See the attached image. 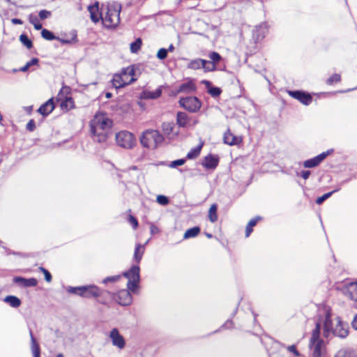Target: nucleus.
<instances>
[{"instance_id": "nucleus-50", "label": "nucleus", "mask_w": 357, "mask_h": 357, "mask_svg": "<svg viewBox=\"0 0 357 357\" xmlns=\"http://www.w3.org/2000/svg\"><path fill=\"white\" fill-rule=\"evenodd\" d=\"M38 16L40 20H43L51 16V12L46 10H42L39 12Z\"/></svg>"}, {"instance_id": "nucleus-47", "label": "nucleus", "mask_w": 357, "mask_h": 357, "mask_svg": "<svg viewBox=\"0 0 357 357\" xmlns=\"http://www.w3.org/2000/svg\"><path fill=\"white\" fill-rule=\"evenodd\" d=\"M167 56V50L165 48H160L158 52H157V57L160 59L163 60L166 59Z\"/></svg>"}, {"instance_id": "nucleus-51", "label": "nucleus", "mask_w": 357, "mask_h": 357, "mask_svg": "<svg viewBox=\"0 0 357 357\" xmlns=\"http://www.w3.org/2000/svg\"><path fill=\"white\" fill-rule=\"evenodd\" d=\"M26 130L33 132L36 129V122L33 119H30L26 126Z\"/></svg>"}, {"instance_id": "nucleus-25", "label": "nucleus", "mask_w": 357, "mask_h": 357, "mask_svg": "<svg viewBox=\"0 0 357 357\" xmlns=\"http://www.w3.org/2000/svg\"><path fill=\"white\" fill-rule=\"evenodd\" d=\"M190 121L189 116L183 112H178L176 114V123L180 127H186Z\"/></svg>"}, {"instance_id": "nucleus-61", "label": "nucleus", "mask_w": 357, "mask_h": 357, "mask_svg": "<svg viewBox=\"0 0 357 357\" xmlns=\"http://www.w3.org/2000/svg\"><path fill=\"white\" fill-rule=\"evenodd\" d=\"M342 2H343L344 6H347L346 0H342Z\"/></svg>"}, {"instance_id": "nucleus-7", "label": "nucleus", "mask_w": 357, "mask_h": 357, "mask_svg": "<svg viewBox=\"0 0 357 357\" xmlns=\"http://www.w3.org/2000/svg\"><path fill=\"white\" fill-rule=\"evenodd\" d=\"M139 271V266L138 265H134L129 271L123 274L124 277L128 278L127 287L132 293H137L139 291V283L140 280Z\"/></svg>"}, {"instance_id": "nucleus-62", "label": "nucleus", "mask_w": 357, "mask_h": 357, "mask_svg": "<svg viewBox=\"0 0 357 357\" xmlns=\"http://www.w3.org/2000/svg\"><path fill=\"white\" fill-rule=\"evenodd\" d=\"M173 49H174V47H172V45H171V46L169 47V50H170V51H172Z\"/></svg>"}, {"instance_id": "nucleus-12", "label": "nucleus", "mask_w": 357, "mask_h": 357, "mask_svg": "<svg viewBox=\"0 0 357 357\" xmlns=\"http://www.w3.org/2000/svg\"><path fill=\"white\" fill-rule=\"evenodd\" d=\"M333 152V149H328L318 155L306 160L303 162V167L305 168H313L319 166L329 155Z\"/></svg>"}, {"instance_id": "nucleus-4", "label": "nucleus", "mask_w": 357, "mask_h": 357, "mask_svg": "<svg viewBox=\"0 0 357 357\" xmlns=\"http://www.w3.org/2000/svg\"><path fill=\"white\" fill-rule=\"evenodd\" d=\"M121 6L118 3L107 4L105 8L104 15L102 18V22L104 26L107 29H114L120 23V13Z\"/></svg>"}, {"instance_id": "nucleus-15", "label": "nucleus", "mask_w": 357, "mask_h": 357, "mask_svg": "<svg viewBox=\"0 0 357 357\" xmlns=\"http://www.w3.org/2000/svg\"><path fill=\"white\" fill-rule=\"evenodd\" d=\"M109 337L112 340V344L120 349L125 347L126 342L123 337L120 335L119 331L116 328H113L109 334Z\"/></svg>"}, {"instance_id": "nucleus-21", "label": "nucleus", "mask_w": 357, "mask_h": 357, "mask_svg": "<svg viewBox=\"0 0 357 357\" xmlns=\"http://www.w3.org/2000/svg\"><path fill=\"white\" fill-rule=\"evenodd\" d=\"M13 282L16 284H18L22 287H36L38 284V281L36 278H29L26 279L22 277H15L13 278Z\"/></svg>"}, {"instance_id": "nucleus-31", "label": "nucleus", "mask_w": 357, "mask_h": 357, "mask_svg": "<svg viewBox=\"0 0 357 357\" xmlns=\"http://www.w3.org/2000/svg\"><path fill=\"white\" fill-rule=\"evenodd\" d=\"M30 336L31 341V351L33 353V357H40V349L39 344L37 343L35 337L33 335L32 331H30Z\"/></svg>"}, {"instance_id": "nucleus-43", "label": "nucleus", "mask_w": 357, "mask_h": 357, "mask_svg": "<svg viewBox=\"0 0 357 357\" xmlns=\"http://www.w3.org/2000/svg\"><path fill=\"white\" fill-rule=\"evenodd\" d=\"M20 40L28 49H31L33 47L32 41L28 38V36L26 34L20 35Z\"/></svg>"}, {"instance_id": "nucleus-26", "label": "nucleus", "mask_w": 357, "mask_h": 357, "mask_svg": "<svg viewBox=\"0 0 357 357\" xmlns=\"http://www.w3.org/2000/svg\"><path fill=\"white\" fill-rule=\"evenodd\" d=\"M204 144V142L202 141L196 147L190 149V151L186 155V158L188 160H192L199 157Z\"/></svg>"}, {"instance_id": "nucleus-41", "label": "nucleus", "mask_w": 357, "mask_h": 357, "mask_svg": "<svg viewBox=\"0 0 357 357\" xmlns=\"http://www.w3.org/2000/svg\"><path fill=\"white\" fill-rule=\"evenodd\" d=\"M321 331V325L319 322L316 324L315 328L312 331V336L310 337V340L315 341L317 340H321L319 337Z\"/></svg>"}, {"instance_id": "nucleus-58", "label": "nucleus", "mask_w": 357, "mask_h": 357, "mask_svg": "<svg viewBox=\"0 0 357 357\" xmlns=\"http://www.w3.org/2000/svg\"><path fill=\"white\" fill-rule=\"evenodd\" d=\"M157 229H158V228L156 227H154V226L151 227V231H152V233L155 231V230H157Z\"/></svg>"}, {"instance_id": "nucleus-30", "label": "nucleus", "mask_w": 357, "mask_h": 357, "mask_svg": "<svg viewBox=\"0 0 357 357\" xmlns=\"http://www.w3.org/2000/svg\"><path fill=\"white\" fill-rule=\"evenodd\" d=\"M261 220V218L259 216H257L252 219H251L246 225L245 227V237L248 238L250 236L251 233L253 231V227L257 225V223Z\"/></svg>"}, {"instance_id": "nucleus-57", "label": "nucleus", "mask_w": 357, "mask_h": 357, "mask_svg": "<svg viewBox=\"0 0 357 357\" xmlns=\"http://www.w3.org/2000/svg\"><path fill=\"white\" fill-rule=\"evenodd\" d=\"M157 229H158V228L156 227H154V226L151 227V231H152V233L155 231V230H157Z\"/></svg>"}, {"instance_id": "nucleus-8", "label": "nucleus", "mask_w": 357, "mask_h": 357, "mask_svg": "<svg viewBox=\"0 0 357 357\" xmlns=\"http://www.w3.org/2000/svg\"><path fill=\"white\" fill-rule=\"evenodd\" d=\"M115 140L119 146L127 149L133 148L137 144L135 135L127 130H121L117 132L115 135Z\"/></svg>"}, {"instance_id": "nucleus-3", "label": "nucleus", "mask_w": 357, "mask_h": 357, "mask_svg": "<svg viewBox=\"0 0 357 357\" xmlns=\"http://www.w3.org/2000/svg\"><path fill=\"white\" fill-rule=\"evenodd\" d=\"M112 126V121L107 117L105 113L99 112L96 114L91 121L90 127L93 135L98 137V142L106 140L107 136L103 132L109 129Z\"/></svg>"}, {"instance_id": "nucleus-48", "label": "nucleus", "mask_w": 357, "mask_h": 357, "mask_svg": "<svg viewBox=\"0 0 357 357\" xmlns=\"http://www.w3.org/2000/svg\"><path fill=\"white\" fill-rule=\"evenodd\" d=\"M185 161H186V160L184 158L174 160L171 162V164L169 165V167L172 168H175L177 166H181V165H184Z\"/></svg>"}, {"instance_id": "nucleus-45", "label": "nucleus", "mask_w": 357, "mask_h": 357, "mask_svg": "<svg viewBox=\"0 0 357 357\" xmlns=\"http://www.w3.org/2000/svg\"><path fill=\"white\" fill-rule=\"evenodd\" d=\"M39 271L44 274L45 279L47 282H52V275L46 268L40 266V267H39Z\"/></svg>"}, {"instance_id": "nucleus-59", "label": "nucleus", "mask_w": 357, "mask_h": 357, "mask_svg": "<svg viewBox=\"0 0 357 357\" xmlns=\"http://www.w3.org/2000/svg\"><path fill=\"white\" fill-rule=\"evenodd\" d=\"M111 96H112V93H111L108 92V93H106V97L107 98H110Z\"/></svg>"}, {"instance_id": "nucleus-37", "label": "nucleus", "mask_w": 357, "mask_h": 357, "mask_svg": "<svg viewBox=\"0 0 357 357\" xmlns=\"http://www.w3.org/2000/svg\"><path fill=\"white\" fill-rule=\"evenodd\" d=\"M173 122H164L162 124V130L165 135H170L174 130Z\"/></svg>"}, {"instance_id": "nucleus-11", "label": "nucleus", "mask_w": 357, "mask_h": 357, "mask_svg": "<svg viewBox=\"0 0 357 357\" xmlns=\"http://www.w3.org/2000/svg\"><path fill=\"white\" fill-rule=\"evenodd\" d=\"M287 93L291 98L297 100L301 104L304 105H309L312 103L313 98L312 96L307 92L304 91H287Z\"/></svg>"}, {"instance_id": "nucleus-16", "label": "nucleus", "mask_w": 357, "mask_h": 357, "mask_svg": "<svg viewBox=\"0 0 357 357\" xmlns=\"http://www.w3.org/2000/svg\"><path fill=\"white\" fill-rule=\"evenodd\" d=\"M219 157L215 155L208 154L204 158L202 165L208 169H214L218 165Z\"/></svg>"}, {"instance_id": "nucleus-52", "label": "nucleus", "mask_w": 357, "mask_h": 357, "mask_svg": "<svg viewBox=\"0 0 357 357\" xmlns=\"http://www.w3.org/2000/svg\"><path fill=\"white\" fill-rule=\"evenodd\" d=\"M157 201L159 204L162 205H166L169 202V199L166 196L164 195H159L157 197Z\"/></svg>"}, {"instance_id": "nucleus-13", "label": "nucleus", "mask_w": 357, "mask_h": 357, "mask_svg": "<svg viewBox=\"0 0 357 357\" xmlns=\"http://www.w3.org/2000/svg\"><path fill=\"white\" fill-rule=\"evenodd\" d=\"M341 290L345 296L357 301V282L344 284Z\"/></svg>"}, {"instance_id": "nucleus-29", "label": "nucleus", "mask_w": 357, "mask_h": 357, "mask_svg": "<svg viewBox=\"0 0 357 357\" xmlns=\"http://www.w3.org/2000/svg\"><path fill=\"white\" fill-rule=\"evenodd\" d=\"M61 109L65 112L75 108V102L71 97H66L61 103Z\"/></svg>"}, {"instance_id": "nucleus-34", "label": "nucleus", "mask_w": 357, "mask_h": 357, "mask_svg": "<svg viewBox=\"0 0 357 357\" xmlns=\"http://www.w3.org/2000/svg\"><path fill=\"white\" fill-rule=\"evenodd\" d=\"M4 301L13 307H17L21 305L20 299L15 296H8L5 297Z\"/></svg>"}, {"instance_id": "nucleus-18", "label": "nucleus", "mask_w": 357, "mask_h": 357, "mask_svg": "<svg viewBox=\"0 0 357 357\" xmlns=\"http://www.w3.org/2000/svg\"><path fill=\"white\" fill-rule=\"evenodd\" d=\"M310 347L312 351L313 357H321L324 349L323 340H317L315 341H310Z\"/></svg>"}, {"instance_id": "nucleus-35", "label": "nucleus", "mask_w": 357, "mask_h": 357, "mask_svg": "<svg viewBox=\"0 0 357 357\" xmlns=\"http://www.w3.org/2000/svg\"><path fill=\"white\" fill-rule=\"evenodd\" d=\"M334 357H356V355L352 349H342L337 352Z\"/></svg>"}, {"instance_id": "nucleus-2", "label": "nucleus", "mask_w": 357, "mask_h": 357, "mask_svg": "<svg viewBox=\"0 0 357 357\" xmlns=\"http://www.w3.org/2000/svg\"><path fill=\"white\" fill-rule=\"evenodd\" d=\"M324 334L326 337L331 333L340 338H345L349 334V326L343 322L335 314H326Z\"/></svg>"}, {"instance_id": "nucleus-36", "label": "nucleus", "mask_w": 357, "mask_h": 357, "mask_svg": "<svg viewBox=\"0 0 357 357\" xmlns=\"http://www.w3.org/2000/svg\"><path fill=\"white\" fill-rule=\"evenodd\" d=\"M29 22L33 25L34 29L36 30L42 29V24L40 22L38 17L32 14L29 16Z\"/></svg>"}, {"instance_id": "nucleus-49", "label": "nucleus", "mask_w": 357, "mask_h": 357, "mask_svg": "<svg viewBox=\"0 0 357 357\" xmlns=\"http://www.w3.org/2000/svg\"><path fill=\"white\" fill-rule=\"evenodd\" d=\"M120 279H121V275H119L107 277L103 280V282L105 284L107 282H115L119 281Z\"/></svg>"}, {"instance_id": "nucleus-28", "label": "nucleus", "mask_w": 357, "mask_h": 357, "mask_svg": "<svg viewBox=\"0 0 357 357\" xmlns=\"http://www.w3.org/2000/svg\"><path fill=\"white\" fill-rule=\"evenodd\" d=\"M195 90H196V86H195V83L192 80H190L185 83H183L182 84H181L177 92L178 93H181V92L189 93V92L195 91Z\"/></svg>"}, {"instance_id": "nucleus-14", "label": "nucleus", "mask_w": 357, "mask_h": 357, "mask_svg": "<svg viewBox=\"0 0 357 357\" xmlns=\"http://www.w3.org/2000/svg\"><path fill=\"white\" fill-rule=\"evenodd\" d=\"M243 138L241 136L234 135L231 131L228 129L223 136V142L229 146L239 145L242 143Z\"/></svg>"}, {"instance_id": "nucleus-60", "label": "nucleus", "mask_w": 357, "mask_h": 357, "mask_svg": "<svg viewBox=\"0 0 357 357\" xmlns=\"http://www.w3.org/2000/svg\"><path fill=\"white\" fill-rule=\"evenodd\" d=\"M56 357H64L63 355L62 354H59L56 355Z\"/></svg>"}, {"instance_id": "nucleus-44", "label": "nucleus", "mask_w": 357, "mask_h": 357, "mask_svg": "<svg viewBox=\"0 0 357 357\" xmlns=\"http://www.w3.org/2000/svg\"><path fill=\"white\" fill-rule=\"evenodd\" d=\"M336 191H337V190H333L331 192L323 195L321 197H317L315 201L316 204L319 205L321 204L326 199L329 198L333 195V193H334Z\"/></svg>"}, {"instance_id": "nucleus-46", "label": "nucleus", "mask_w": 357, "mask_h": 357, "mask_svg": "<svg viewBox=\"0 0 357 357\" xmlns=\"http://www.w3.org/2000/svg\"><path fill=\"white\" fill-rule=\"evenodd\" d=\"M128 220L129 223L132 226L134 229H136L138 227V220L137 219L134 217L132 215L130 214L128 215Z\"/></svg>"}, {"instance_id": "nucleus-56", "label": "nucleus", "mask_w": 357, "mask_h": 357, "mask_svg": "<svg viewBox=\"0 0 357 357\" xmlns=\"http://www.w3.org/2000/svg\"><path fill=\"white\" fill-rule=\"evenodd\" d=\"M352 326L355 330H357V314H356V316L353 319Z\"/></svg>"}, {"instance_id": "nucleus-1", "label": "nucleus", "mask_w": 357, "mask_h": 357, "mask_svg": "<svg viewBox=\"0 0 357 357\" xmlns=\"http://www.w3.org/2000/svg\"><path fill=\"white\" fill-rule=\"evenodd\" d=\"M68 291L86 298H96L99 303L107 304L111 298V293L100 289L96 285L70 287Z\"/></svg>"}, {"instance_id": "nucleus-17", "label": "nucleus", "mask_w": 357, "mask_h": 357, "mask_svg": "<svg viewBox=\"0 0 357 357\" xmlns=\"http://www.w3.org/2000/svg\"><path fill=\"white\" fill-rule=\"evenodd\" d=\"M88 10L90 13L91 20L94 22L97 23L102 20L104 15V10H99L98 3L96 2L93 6H89L88 8Z\"/></svg>"}, {"instance_id": "nucleus-27", "label": "nucleus", "mask_w": 357, "mask_h": 357, "mask_svg": "<svg viewBox=\"0 0 357 357\" xmlns=\"http://www.w3.org/2000/svg\"><path fill=\"white\" fill-rule=\"evenodd\" d=\"M145 252V247L144 245L137 243L135 245V252H134V259L136 261L137 264H139Z\"/></svg>"}, {"instance_id": "nucleus-53", "label": "nucleus", "mask_w": 357, "mask_h": 357, "mask_svg": "<svg viewBox=\"0 0 357 357\" xmlns=\"http://www.w3.org/2000/svg\"><path fill=\"white\" fill-rule=\"evenodd\" d=\"M287 350L289 351V352H292L293 354H294L295 356H300V353L297 351L296 349V347L295 345H290L287 347Z\"/></svg>"}, {"instance_id": "nucleus-20", "label": "nucleus", "mask_w": 357, "mask_h": 357, "mask_svg": "<svg viewBox=\"0 0 357 357\" xmlns=\"http://www.w3.org/2000/svg\"><path fill=\"white\" fill-rule=\"evenodd\" d=\"M208 57L211 60L207 61V64L210 65V67H207V71H214L216 69V65L221 61L222 57L219 53L216 52H212L208 54Z\"/></svg>"}, {"instance_id": "nucleus-24", "label": "nucleus", "mask_w": 357, "mask_h": 357, "mask_svg": "<svg viewBox=\"0 0 357 357\" xmlns=\"http://www.w3.org/2000/svg\"><path fill=\"white\" fill-rule=\"evenodd\" d=\"M202 83L205 85L208 89V93L213 98L219 97L222 93V89L219 87L212 86L211 82L203 80Z\"/></svg>"}, {"instance_id": "nucleus-33", "label": "nucleus", "mask_w": 357, "mask_h": 357, "mask_svg": "<svg viewBox=\"0 0 357 357\" xmlns=\"http://www.w3.org/2000/svg\"><path fill=\"white\" fill-rule=\"evenodd\" d=\"M218 206L216 204H213L208 210V217L210 222L214 223L218 220L217 214Z\"/></svg>"}, {"instance_id": "nucleus-54", "label": "nucleus", "mask_w": 357, "mask_h": 357, "mask_svg": "<svg viewBox=\"0 0 357 357\" xmlns=\"http://www.w3.org/2000/svg\"><path fill=\"white\" fill-rule=\"evenodd\" d=\"M310 175V172L308 170H303V171L301 172V176L305 180L309 178Z\"/></svg>"}, {"instance_id": "nucleus-40", "label": "nucleus", "mask_w": 357, "mask_h": 357, "mask_svg": "<svg viewBox=\"0 0 357 357\" xmlns=\"http://www.w3.org/2000/svg\"><path fill=\"white\" fill-rule=\"evenodd\" d=\"M142 45V41L141 38H137L130 44V51L132 53H137L141 48Z\"/></svg>"}, {"instance_id": "nucleus-22", "label": "nucleus", "mask_w": 357, "mask_h": 357, "mask_svg": "<svg viewBox=\"0 0 357 357\" xmlns=\"http://www.w3.org/2000/svg\"><path fill=\"white\" fill-rule=\"evenodd\" d=\"M206 64H207L206 60L202 59H197L192 60L188 64V68L190 69H192V70H198V69H200L202 68L204 69V71L208 72Z\"/></svg>"}, {"instance_id": "nucleus-6", "label": "nucleus", "mask_w": 357, "mask_h": 357, "mask_svg": "<svg viewBox=\"0 0 357 357\" xmlns=\"http://www.w3.org/2000/svg\"><path fill=\"white\" fill-rule=\"evenodd\" d=\"M163 141V136L156 130H146L140 137L142 145L149 149H155Z\"/></svg>"}, {"instance_id": "nucleus-10", "label": "nucleus", "mask_w": 357, "mask_h": 357, "mask_svg": "<svg viewBox=\"0 0 357 357\" xmlns=\"http://www.w3.org/2000/svg\"><path fill=\"white\" fill-rule=\"evenodd\" d=\"M130 291H131L128 289L120 290L116 294H111L112 297L107 304H109V301L112 299L121 305L126 306L130 305L132 301V297Z\"/></svg>"}, {"instance_id": "nucleus-5", "label": "nucleus", "mask_w": 357, "mask_h": 357, "mask_svg": "<svg viewBox=\"0 0 357 357\" xmlns=\"http://www.w3.org/2000/svg\"><path fill=\"white\" fill-rule=\"evenodd\" d=\"M135 73L136 67L135 65H130L122 68L119 73H116L113 75L112 79V85L116 89H120L133 83L137 80Z\"/></svg>"}, {"instance_id": "nucleus-63", "label": "nucleus", "mask_w": 357, "mask_h": 357, "mask_svg": "<svg viewBox=\"0 0 357 357\" xmlns=\"http://www.w3.org/2000/svg\"><path fill=\"white\" fill-rule=\"evenodd\" d=\"M207 236H208V238H211V237H212V235H211V234H207Z\"/></svg>"}, {"instance_id": "nucleus-42", "label": "nucleus", "mask_w": 357, "mask_h": 357, "mask_svg": "<svg viewBox=\"0 0 357 357\" xmlns=\"http://www.w3.org/2000/svg\"><path fill=\"white\" fill-rule=\"evenodd\" d=\"M162 94L161 89H157L153 91H147L145 93V97L150 99H155L159 98Z\"/></svg>"}, {"instance_id": "nucleus-32", "label": "nucleus", "mask_w": 357, "mask_h": 357, "mask_svg": "<svg viewBox=\"0 0 357 357\" xmlns=\"http://www.w3.org/2000/svg\"><path fill=\"white\" fill-rule=\"evenodd\" d=\"M201 231V229L199 227L196 226L192 228H190L185 231L183 234L184 239H188L190 238H195L197 236Z\"/></svg>"}, {"instance_id": "nucleus-39", "label": "nucleus", "mask_w": 357, "mask_h": 357, "mask_svg": "<svg viewBox=\"0 0 357 357\" xmlns=\"http://www.w3.org/2000/svg\"><path fill=\"white\" fill-rule=\"evenodd\" d=\"M341 81V75L337 73L333 74L326 79V84L328 85H333Z\"/></svg>"}, {"instance_id": "nucleus-19", "label": "nucleus", "mask_w": 357, "mask_h": 357, "mask_svg": "<svg viewBox=\"0 0 357 357\" xmlns=\"http://www.w3.org/2000/svg\"><path fill=\"white\" fill-rule=\"evenodd\" d=\"M55 105L53 98H50L43 103L38 109V112L43 116H48L54 109Z\"/></svg>"}, {"instance_id": "nucleus-38", "label": "nucleus", "mask_w": 357, "mask_h": 357, "mask_svg": "<svg viewBox=\"0 0 357 357\" xmlns=\"http://www.w3.org/2000/svg\"><path fill=\"white\" fill-rule=\"evenodd\" d=\"M39 59L38 58H33L29 61H28L24 66L20 68V71L26 72L29 70V68L32 66H38Z\"/></svg>"}, {"instance_id": "nucleus-23", "label": "nucleus", "mask_w": 357, "mask_h": 357, "mask_svg": "<svg viewBox=\"0 0 357 357\" xmlns=\"http://www.w3.org/2000/svg\"><path fill=\"white\" fill-rule=\"evenodd\" d=\"M41 36L45 40H58L62 44H69L71 43V40H65V39L60 38L59 37L55 36L52 32H51L50 31H49L46 29H42Z\"/></svg>"}, {"instance_id": "nucleus-55", "label": "nucleus", "mask_w": 357, "mask_h": 357, "mask_svg": "<svg viewBox=\"0 0 357 357\" xmlns=\"http://www.w3.org/2000/svg\"><path fill=\"white\" fill-rule=\"evenodd\" d=\"M12 22L14 24H23L22 20L20 19H18V18H13L12 20Z\"/></svg>"}, {"instance_id": "nucleus-9", "label": "nucleus", "mask_w": 357, "mask_h": 357, "mask_svg": "<svg viewBox=\"0 0 357 357\" xmlns=\"http://www.w3.org/2000/svg\"><path fill=\"white\" fill-rule=\"evenodd\" d=\"M179 105L187 111L195 113L199 110L202 102L197 97L189 96L180 98Z\"/></svg>"}]
</instances>
